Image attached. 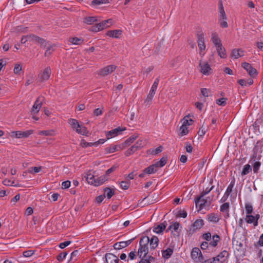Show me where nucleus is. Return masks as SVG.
<instances>
[{
    "mask_svg": "<svg viewBox=\"0 0 263 263\" xmlns=\"http://www.w3.org/2000/svg\"><path fill=\"white\" fill-rule=\"evenodd\" d=\"M22 70V66L19 64H16L14 66V72L15 74H18Z\"/></svg>",
    "mask_w": 263,
    "mask_h": 263,
    "instance_id": "56",
    "label": "nucleus"
},
{
    "mask_svg": "<svg viewBox=\"0 0 263 263\" xmlns=\"http://www.w3.org/2000/svg\"><path fill=\"white\" fill-rule=\"evenodd\" d=\"M51 74V69L50 67H47L41 74V79L42 81L48 80Z\"/></svg>",
    "mask_w": 263,
    "mask_h": 263,
    "instance_id": "18",
    "label": "nucleus"
},
{
    "mask_svg": "<svg viewBox=\"0 0 263 263\" xmlns=\"http://www.w3.org/2000/svg\"><path fill=\"white\" fill-rule=\"evenodd\" d=\"M113 24V21L110 18L107 20L102 21V22L97 24L96 26L92 27L91 30L94 32L99 31L105 28L110 26Z\"/></svg>",
    "mask_w": 263,
    "mask_h": 263,
    "instance_id": "3",
    "label": "nucleus"
},
{
    "mask_svg": "<svg viewBox=\"0 0 263 263\" xmlns=\"http://www.w3.org/2000/svg\"><path fill=\"white\" fill-rule=\"evenodd\" d=\"M67 255V252H62L57 256V259L59 261H62L66 257Z\"/></svg>",
    "mask_w": 263,
    "mask_h": 263,
    "instance_id": "59",
    "label": "nucleus"
},
{
    "mask_svg": "<svg viewBox=\"0 0 263 263\" xmlns=\"http://www.w3.org/2000/svg\"><path fill=\"white\" fill-rule=\"evenodd\" d=\"M226 98H221L216 100V103L220 106H224L226 104Z\"/></svg>",
    "mask_w": 263,
    "mask_h": 263,
    "instance_id": "54",
    "label": "nucleus"
},
{
    "mask_svg": "<svg viewBox=\"0 0 263 263\" xmlns=\"http://www.w3.org/2000/svg\"><path fill=\"white\" fill-rule=\"evenodd\" d=\"M183 123L182 124L187 126L190 125L192 124L193 122V120L192 119H189V116H185L183 119Z\"/></svg>",
    "mask_w": 263,
    "mask_h": 263,
    "instance_id": "46",
    "label": "nucleus"
},
{
    "mask_svg": "<svg viewBox=\"0 0 263 263\" xmlns=\"http://www.w3.org/2000/svg\"><path fill=\"white\" fill-rule=\"evenodd\" d=\"M246 212L248 214H251L253 211V207L250 204H246L245 205Z\"/></svg>",
    "mask_w": 263,
    "mask_h": 263,
    "instance_id": "57",
    "label": "nucleus"
},
{
    "mask_svg": "<svg viewBox=\"0 0 263 263\" xmlns=\"http://www.w3.org/2000/svg\"><path fill=\"white\" fill-rule=\"evenodd\" d=\"M141 258L139 263H152L155 261V258L152 256H146L145 257H142Z\"/></svg>",
    "mask_w": 263,
    "mask_h": 263,
    "instance_id": "29",
    "label": "nucleus"
},
{
    "mask_svg": "<svg viewBox=\"0 0 263 263\" xmlns=\"http://www.w3.org/2000/svg\"><path fill=\"white\" fill-rule=\"evenodd\" d=\"M54 46H55L54 45H50V44H48L47 45V46L46 47H47V50L45 53V55L46 57L49 56V55H50L52 53V52L54 50L53 47Z\"/></svg>",
    "mask_w": 263,
    "mask_h": 263,
    "instance_id": "40",
    "label": "nucleus"
},
{
    "mask_svg": "<svg viewBox=\"0 0 263 263\" xmlns=\"http://www.w3.org/2000/svg\"><path fill=\"white\" fill-rule=\"evenodd\" d=\"M201 194L195 200L196 206H199V210L203 209L205 206H209L211 204V201L207 199L202 198Z\"/></svg>",
    "mask_w": 263,
    "mask_h": 263,
    "instance_id": "7",
    "label": "nucleus"
},
{
    "mask_svg": "<svg viewBox=\"0 0 263 263\" xmlns=\"http://www.w3.org/2000/svg\"><path fill=\"white\" fill-rule=\"evenodd\" d=\"M166 222L161 223L157 225V227H155L153 229V231L157 234H160L162 233L166 227Z\"/></svg>",
    "mask_w": 263,
    "mask_h": 263,
    "instance_id": "19",
    "label": "nucleus"
},
{
    "mask_svg": "<svg viewBox=\"0 0 263 263\" xmlns=\"http://www.w3.org/2000/svg\"><path fill=\"white\" fill-rule=\"evenodd\" d=\"M118 151L117 146H111L108 147H106L105 149V152L106 154H110L114 153Z\"/></svg>",
    "mask_w": 263,
    "mask_h": 263,
    "instance_id": "43",
    "label": "nucleus"
},
{
    "mask_svg": "<svg viewBox=\"0 0 263 263\" xmlns=\"http://www.w3.org/2000/svg\"><path fill=\"white\" fill-rule=\"evenodd\" d=\"M115 194L114 191L110 188L106 187L104 190L105 196H106L108 199H110Z\"/></svg>",
    "mask_w": 263,
    "mask_h": 263,
    "instance_id": "38",
    "label": "nucleus"
},
{
    "mask_svg": "<svg viewBox=\"0 0 263 263\" xmlns=\"http://www.w3.org/2000/svg\"><path fill=\"white\" fill-rule=\"evenodd\" d=\"M44 100V98L42 97H39L35 102H34L32 109H31V114L33 115L36 114L39 112L41 106L42 105L43 101Z\"/></svg>",
    "mask_w": 263,
    "mask_h": 263,
    "instance_id": "10",
    "label": "nucleus"
},
{
    "mask_svg": "<svg viewBox=\"0 0 263 263\" xmlns=\"http://www.w3.org/2000/svg\"><path fill=\"white\" fill-rule=\"evenodd\" d=\"M162 147L159 146L156 149H152L149 150V153L153 155H157L158 154L161 153L162 152Z\"/></svg>",
    "mask_w": 263,
    "mask_h": 263,
    "instance_id": "47",
    "label": "nucleus"
},
{
    "mask_svg": "<svg viewBox=\"0 0 263 263\" xmlns=\"http://www.w3.org/2000/svg\"><path fill=\"white\" fill-rule=\"evenodd\" d=\"M219 23L220 26L223 28H226L228 27V23L227 21V17H222L219 21Z\"/></svg>",
    "mask_w": 263,
    "mask_h": 263,
    "instance_id": "52",
    "label": "nucleus"
},
{
    "mask_svg": "<svg viewBox=\"0 0 263 263\" xmlns=\"http://www.w3.org/2000/svg\"><path fill=\"white\" fill-rule=\"evenodd\" d=\"M39 134L40 135H45L47 136H52L54 135L55 132L53 129L47 130H42L39 132Z\"/></svg>",
    "mask_w": 263,
    "mask_h": 263,
    "instance_id": "34",
    "label": "nucleus"
},
{
    "mask_svg": "<svg viewBox=\"0 0 263 263\" xmlns=\"http://www.w3.org/2000/svg\"><path fill=\"white\" fill-rule=\"evenodd\" d=\"M144 145V142L142 140H139L134 145H133L129 149L127 150L125 155L126 156H129L134 153L138 149L143 147Z\"/></svg>",
    "mask_w": 263,
    "mask_h": 263,
    "instance_id": "5",
    "label": "nucleus"
},
{
    "mask_svg": "<svg viewBox=\"0 0 263 263\" xmlns=\"http://www.w3.org/2000/svg\"><path fill=\"white\" fill-rule=\"evenodd\" d=\"M199 66L200 67V70L203 74L209 75L212 73V70L208 62L201 61Z\"/></svg>",
    "mask_w": 263,
    "mask_h": 263,
    "instance_id": "11",
    "label": "nucleus"
},
{
    "mask_svg": "<svg viewBox=\"0 0 263 263\" xmlns=\"http://www.w3.org/2000/svg\"><path fill=\"white\" fill-rule=\"evenodd\" d=\"M242 66L246 70L249 74L252 77H254L257 74V71L256 69L252 67V66L248 63H243Z\"/></svg>",
    "mask_w": 263,
    "mask_h": 263,
    "instance_id": "14",
    "label": "nucleus"
},
{
    "mask_svg": "<svg viewBox=\"0 0 263 263\" xmlns=\"http://www.w3.org/2000/svg\"><path fill=\"white\" fill-rule=\"evenodd\" d=\"M208 130V127L204 126L203 125L201 126V127L199 129L198 134L200 137H203L206 132Z\"/></svg>",
    "mask_w": 263,
    "mask_h": 263,
    "instance_id": "49",
    "label": "nucleus"
},
{
    "mask_svg": "<svg viewBox=\"0 0 263 263\" xmlns=\"http://www.w3.org/2000/svg\"><path fill=\"white\" fill-rule=\"evenodd\" d=\"M138 135H133L128 138L125 142L123 144V145H129L138 138Z\"/></svg>",
    "mask_w": 263,
    "mask_h": 263,
    "instance_id": "36",
    "label": "nucleus"
},
{
    "mask_svg": "<svg viewBox=\"0 0 263 263\" xmlns=\"http://www.w3.org/2000/svg\"><path fill=\"white\" fill-rule=\"evenodd\" d=\"M173 253V249L171 248H167L165 250L162 251V257L164 258L167 259L169 258Z\"/></svg>",
    "mask_w": 263,
    "mask_h": 263,
    "instance_id": "28",
    "label": "nucleus"
},
{
    "mask_svg": "<svg viewBox=\"0 0 263 263\" xmlns=\"http://www.w3.org/2000/svg\"><path fill=\"white\" fill-rule=\"evenodd\" d=\"M234 185V182H231V183L228 186L224 194V195H226L227 197H228L229 195V194L231 193Z\"/></svg>",
    "mask_w": 263,
    "mask_h": 263,
    "instance_id": "51",
    "label": "nucleus"
},
{
    "mask_svg": "<svg viewBox=\"0 0 263 263\" xmlns=\"http://www.w3.org/2000/svg\"><path fill=\"white\" fill-rule=\"evenodd\" d=\"M245 220L248 223H253L254 226H257L258 224V222L254 216L251 215H248L246 216L245 218Z\"/></svg>",
    "mask_w": 263,
    "mask_h": 263,
    "instance_id": "23",
    "label": "nucleus"
},
{
    "mask_svg": "<svg viewBox=\"0 0 263 263\" xmlns=\"http://www.w3.org/2000/svg\"><path fill=\"white\" fill-rule=\"evenodd\" d=\"M83 22L85 24L90 25L97 21L96 17H84Z\"/></svg>",
    "mask_w": 263,
    "mask_h": 263,
    "instance_id": "44",
    "label": "nucleus"
},
{
    "mask_svg": "<svg viewBox=\"0 0 263 263\" xmlns=\"http://www.w3.org/2000/svg\"><path fill=\"white\" fill-rule=\"evenodd\" d=\"M149 242V238L148 236L143 237L140 240V248L138 251V254L140 258L145 257L148 252V244Z\"/></svg>",
    "mask_w": 263,
    "mask_h": 263,
    "instance_id": "1",
    "label": "nucleus"
},
{
    "mask_svg": "<svg viewBox=\"0 0 263 263\" xmlns=\"http://www.w3.org/2000/svg\"><path fill=\"white\" fill-rule=\"evenodd\" d=\"M155 92H152V91H149L147 98L144 101V104L145 106H149L152 101V99L155 95Z\"/></svg>",
    "mask_w": 263,
    "mask_h": 263,
    "instance_id": "24",
    "label": "nucleus"
},
{
    "mask_svg": "<svg viewBox=\"0 0 263 263\" xmlns=\"http://www.w3.org/2000/svg\"><path fill=\"white\" fill-rule=\"evenodd\" d=\"M86 179L89 184L93 185L95 184L96 178L93 175H92L90 173L87 174Z\"/></svg>",
    "mask_w": 263,
    "mask_h": 263,
    "instance_id": "33",
    "label": "nucleus"
},
{
    "mask_svg": "<svg viewBox=\"0 0 263 263\" xmlns=\"http://www.w3.org/2000/svg\"><path fill=\"white\" fill-rule=\"evenodd\" d=\"M126 129L125 127L121 128L120 127H118L117 128L111 130H110L106 133V136L107 137V139H109L110 138H111L112 137H114L118 135H119L121 132L124 131Z\"/></svg>",
    "mask_w": 263,
    "mask_h": 263,
    "instance_id": "15",
    "label": "nucleus"
},
{
    "mask_svg": "<svg viewBox=\"0 0 263 263\" xmlns=\"http://www.w3.org/2000/svg\"><path fill=\"white\" fill-rule=\"evenodd\" d=\"M261 156L259 155H257V154L254 153L250 161V163L252 165L253 170L254 173L257 174L258 172L259 168L261 165V163L259 161Z\"/></svg>",
    "mask_w": 263,
    "mask_h": 263,
    "instance_id": "4",
    "label": "nucleus"
},
{
    "mask_svg": "<svg viewBox=\"0 0 263 263\" xmlns=\"http://www.w3.org/2000/svg\"><path fill=\"white\" fill-rule=\"evenodd\" d=\"M157 171V169L154 164L150 165L149 167L144 169V173L147 174H152L155 173Z\"/></svg>",
    "mask_w": 263,
    "mask_h": 263,
    "instance_id": "35",
    "label": "nucleus"
},
{
    "mask_svg": "<svg viewBox=\"0 0 263 263\" xmlns=\"http://www.w3.org/2000/svg\"><path fill=\"white\" fill-rule=\"evenodd\" d=\"M68 123L71 127L79 134L86 136L88 133L86 128L85 126L80 125L78 121L74 119H70L69 120Z\"/></svg>",
    "mask_w": 263,
    "mask_h": 263,
    "instance_id": "2",
    "label": "nucleus"
},
{
    "mask_svg": "<svg viewBox=\"0 0 263 263\" xmlns=\"http://www.w3.org/2000/svg\"><path fill=\"white\" fill-rule=\"evenodd\" d=\"M212 42L216 47H219L222 45L220 39L217 36L216 33H212Z\"/></svg>",
    "mask_w": 263,
    "mask_h": 263,
    "instance_id": "20",
    "label": "nucleus"
},
{
    "mask_svg": "<svg viewBox=\"0 0 263 263\" xmlns=\"http://www.w3.org/2000/svg\"><path fill=\"white\" fill-rule=\"evenodd\" d=\"M38 37L37 36H36L34 34H29L27 35V39L28 40V41H33V42H36L37 38Z\"/></svg>",
    "mask_w": 263,
    "mask_h": 263,
    "instance_id": "58",
    "label": "nucleus"
},
{
    "mask_svg": "<svg viewBox=\"0 0 263 263\" xmlns=\"http://www.w3.org/2000/svg\"><path fill=\"white\" fill-rule=\"evenodd\" d=\"M116 66L115 65H108L101 69L98 72V73L102 77H105L112 72L116 69Z\"/></svg>",
    "mask_w": 263,
    "mask_h": 263,
    "instance_id": "12",
    "label": "nucleus"
},
{
    "mask_svg": "<svg viewBox=\"0 0 263 263\" xmlns=\"http://www.w3.org/2000/svg\"><path fill=\"white\" fill-rule=\"evenodd\" d=\"M204 225V221L202 219H197L196 220L192 225L191 228L190 229V233H194L196 231L201 229L203 226Z\"/></svg>",
    "mask_w": 263,
    "mask_h": 263,
    "instance_id": "13",
    "label": "nucleus"
},
{
    "mask_svg": "<svg viewBox=\"0 0 263 263\" xmlns=\"http://www.w3.org/2000/svg\"><path fill=\"white\" fill-rule=\"evenodd\" d=\"M105 258L107 263H119L118 257L112 253H106Z\"/></svg>",
    "mask_w": 263,
    "mask_h": 263,
    "instance_id": "17",
    "label": "nucleus"
},
{
    "mask_svg": "<svg viewBox=\"0 0 263 263\" xmlns=\"http://www.w3.org/2000/svg\"><path fill=\"white\" fill-rule=\"evenodd\" d=\"M132 241L133 239H131L125 241L116 242L114 245V248L116 250L121 249L128 246L132 242Z\"/></svg>",
    "mask_w": 263,
    "mask_h": 263,
    "instance_id": "16",
    "label": "nucleus"
},
{
    "mask_svg": "<svg viewBox=\"0 0 263 263\" xmlns=\"http://www.w3.org/2000/svg\"><path fill=\"white\" fill-rule=\"evenodd\" d=\"M34 254V251L28 250L23 252V255L25 257H28L32 256Z\"/></svg>",
    "mask_w": 263,
    "mask_h": 263,
    "instance_id": "61",
    "label": "nucleus"
},
{
    "mask_svg": "<svg viewBox=\"0 0 263 263\" xmlns=\"http://www.w3.org/2000/svg\"><path fill=\"white\" fill-rule=\"evenodd\" d=\"M121 187L123 190H127L129 186V184L126 181H122L120 184Z\"/></svg>",
    "mask_w": 263,
    "mask_h": 263,
    "instance_id": "60",
    "label": "nucleus"
},
{
    "mask_svg": "<svg viewBox=\"0 0 263 263\" xmlns=\"http://www.w3.org/2000/svg\"><path fill=\"white\" fill-rule=\"evenodd\" d=\"M192 258L196 262L202 261L203 260V256L201 252L198 248H194L191 252Z\"/></svg>",
    "mask_w": 263,
    "mask_h": 263,
    "instance_id": "9",
    "label": "nucleus"
},
{
    "mask_svg": "<svg viewBox=\"0 0 263 263\" xmlns=\"http://www.w3.org/2000/svg\"><path fill=\"white\" fill-rule=\"evenodd\" d=\"M36 42L41 44V45L44 48H45L47 46V45H48V42H46V40H45L44 39L41 38L39 36L37 38V40H36Z\"/></svg>",
    "mask_w": 263,
    "mask_h": 263,
    "instance_id": "45",
    "label": "nucleus"
},
{
    "mask_svg": "<svg viewBox=\"0 0 263 263\" xmlns=\"http://www.w3.org/2000/svg\"><path fill=\"white\" fill-rule=\"evenodd\" d=\"M109 3V0H93L91 3V5L94 6L103 4H108Z\"/></svg>",
    "mask_w": 263,
    "mask_h": 263,
    "instance_id": "37",
    "label": "nucleus"
},
{
    "mask_svg": "<svg viewBox=\"0 0 263 263\" xmlns=\"http://www.w3.org/2000/svg\"><path fill=\"white\" fill-rule=\"evenodd\" d=\"M71 184V182L69 180H67L66 181L63 182L62 183V189H67L70 187Z\"/></svg>",
    "mask_w": 263,
    "mask_h": 263,
    "instance_id": "62",
    "label": "nucleus"
},
{
    "mask_svg": "<svg viewBox=\"0 0 263 263\" xmlns=\"http://www.w3.org/2000/svg\"><path fill=\"white\" fill-rule=\"evenodd\" d=\"M202 95L204 97H208L209 96L210 90L206 88H202L201 90Z\"/></svg>",
    "mask_w": 263,
    "mask_h": 263,
    "instance_id": "64",
    "label": "nucleus"
},
{
    "mask_svg": "<svg viewBox=\"0 0 263 263\" xmlns=\"http://www.w3.org/2000/svg\"><path fill=\"white\" fill-rule=\"evenodd\" d=\"M229 207L230 205L228 202H226L222 204L220 206V211L223 213H226L227 216L226 217H229Z\"/></svg>",
    "mask_w": 263,
    "mask_h": 263,
    "instance_id": "26",
    "label": "nucleus"
},
{
    "mask_svg": "<svg viewBox=\"0 0 263 263\" xmlns=\"http://www.w3.org/2000/svg\"><path fill=\"white\" fill-rule=\"evenodd\" d=\"M216 48L218 55L221 58H226L227 57L226 50L225 48L222 46V45Z\"/></svg>",
    "mask_w": 263,
    "mask_h": 263,
    "instance_id": "25",
    "label": "nucleus"
},
{
    "mask_svg": "<svg viewBox=\"0 0 263 263\" xmlns=\"http://www.w3.org/2000/svg\"><path fill=\"white\" fill-rule=\"evenodd\" d=\"M224 253H226V251H223V252L221 253L220 254L217 255V256L215 257H213V260L214 261H216V262L220 263V259L224 257Z\"/></svg>",
    "mask_w": 263,
    "mask_h": 263,
    "instance_id": "53",
    "label": "nucleus"
},
{
    "mask_svg": "<svg viewBox=\"0 0 263 263\" xmlns=\"http://www.w3.org/2000/svg\"><path fill=\"white\" fill-rule=\"evenodd\" d=\"M32 130L11 132V136L15 138H26L33 133Z\"/></svg>",
    "mask_w": 263,
    "mask_h": 263,
    "instance_id": "8",
    "label": "nucleus"
},
{
    "mask_svg": "<svg viewBox=\"0 0 263 263\" xmlns=\"http://www.w3.org/2000/svg\"><path fill=\"white\" fill-rule=\"evenodd\" d=\"M252 170V167H251V165L250 164H246L242 171L241 175L242 176H245L247 174H248L250 171Z\"/></svg>",
    "mask_w": 263,
    "mask_h": 263,
    "instance_id": "42",
    "label": "nucleus"
},
{
    "mask_svg": "<svg viewBox=\"0 0 263 263\" xmlns=\"http://www.w3.org/2000/svg\"><path fill=\"white\" fill-rule=\"evenodd\" d=\"M121 33L122 31L121 30H114L108 31L107 35L110 37L119 38Z\"/></svg>",
    "mask_w": 263,
    "mask_h": 263,
    "instance_id": "22",
    "label": "nucleus"
},
{
    "mask_svg": "<svg viewBox=\"0 0 263 263\" xmlns=\"http://www.w3.org/2000/svg\"><path fill=\"white\" fill-rule=\"evenodd\" d=\"M197 36L198 38V46L200 50L199 54L201 56H203L204 53H202V51L205 49V45L204 44V34L202 32L199 33L197 34Z\"/></svg>",
    "mask_w": 263,
    "mask_h": 263,
    "instance_id": "6",
    "label": "nucleus"
},
{
    "mask_svg": "<svg viewBox=\"0 0 263 263\" xmlns=\"http://www.w3.org/2000/svg\"><path fill=\"white\" fill-rule=\"evenodd\" d=\"M71 243V241H65V242H62V243H61L59 245V247H60L61 249H64V248H65L66 247H67V246H68L69 245H70Z\"/></svg>",
    "mask_w": 263,
    "mask_h": 263,
    "instance_id": "63",
    "label": "nucleus"
},
{
    "mask_svg": "<svg viewBox=\"0 0 263 263\" xmlns=\"http://www.w3.org/2000/svg\"><path fill=\"white\" fill-rule=\"evenodd\" d=\"M219 12L220 13V16H225V12L224 10V8L221 2H220L219 4Z\"/></svg>",
    "mask_w": 263,
    "mask_h": 263,
    "instance_id": "55",
    "label": "nucleus"
},
{
    "mask_svg": "<svg viewBox=\"0 0 263 263\" xmlns=\"http://www.w3.org/2000/svg\"><path fill=\"white\" fill-rule=\"evenodd\" d=\"M219 236L218 235L213 236L212 240L210 242V245L212 247H216L219 240Z\"/></svg>",
    "mask_w": 263,
    "mask_h": 263,
    "instance_id": "41",
    "label": "nucleus"
},
{
    "mask_svg": "<svg viewBox=\"0 0 263 263\" xmlns=\"http://www.w3.org/2000/svg\"><path fill=\"white\" fill-rule=\"evenodd\" d=\"M208 219L209 221L214 222H217L219 220V218L218 215L214 213L209 214L208 215Z\"/></svg>",
    "mask_w": 263,
    "mask_h": 263,
    "instance_id": "31",
    "label": "nucleus"
},
{
    "mask_svg": "<svg viewBox=\"0 0 263 263\" xmlns=\"http://www.w3.org/2000/svg\"><path fill=\"white\" fill-rule=\"evenodd\" d=\"M244 54H240V49H234L232 51V57L234 59H238L239 57L243 56Z\"/></svg>",
    "mask_w": 263,
    "mask_h": 263,
    "instance_id": "39",
    "label": "nucleus"
},
{
    "mask_svg": "<svg viewBox=\"0 0 263 263\" xmlns=\"http://www.w3.org/2000/svg\"><path fill=\"white\" fill-rule=\"evenodd\" d=\"M149 245L152 249H155L158 245L159 239L157 236H153L149 239Z\"/></svg>",
    "mask_w": 263,
    "mask_h": 263,
    "instance_id": "21",
    "label": "nucleus"
},
{
    "mask_svg": "<svg viewBox=\"0 0 263 263\" xmlns=\"http://www.w3.org/2000/svg\"><path fill=\"white\" fill-rule=\"evenodd\" d=\"M167 162V158L166 157H162L159 161L157 162L154 165H155V167H162Z\"/></svg>",
    "mask_w": 263,
    "mask_h": 263,
    "instance_id": "32",
    "label": "nucleus"
},
{
    "mask_svg": "<svg viewBox=\"0 0 263 263\" xmlns=\"http://www.w3.org/2000/svg\"><path fill=\"white\" fill-rule=\"evenodd\" d=\"M84 40L82 38L77 37H70L69 39V42L73 45H81L83 43Z\"/></svg>",
    "mask_w": 263,
    "mask_h": 263,
    "instance_id": "27",
    "label": "nucleus"
},
{
    "mask_svg": "<svg viewBox=\"0 0 263 263\" xmlns=\"http://www.w3.org/2000/svg\"><path fill=\"white\" fill-rule=\"evenodd\" d=\"M180 135L184 136L186 135L188 133V129L187 128V126L182 124L180 128Z\"/></svg>",
    "mask_w": 263,
    "mask_h": 263,
    "instance_id": "50",
    "label": "nucleus"
},
{
    "mask_svg": "<svg viewBox=\"0 0 263 263\" xmlns=\"http://www.w3.org/2000/svg\"><path fill=\"white\" fill-rule=\"evenodd\" d=\"M107 178L105 176H102L99 177H98L95 180V182L94 185L95 186H99L102 184L106 180Z\"/></svg>",
    "mask_w": 263,
    "mask_h": 263,
    "instance_id": "30",
    "label": "nucleus"
},
{
    "mask_svg": "<svg viewBox=\"0 0 263 263\" xmlns=\"http://www.w3.org/2000/svg\"><path fill=\"white\" fill-rule=\"evenodd\" d=\"M81 145L83 147H87L89 146H96V143H95V142H87L84 140H82Z\"/></svg>",
    "mask_w": 263,
    "mask_h": 263,
    "instance_id": "48",
    "label": "nucleus"
}]
</instances>
